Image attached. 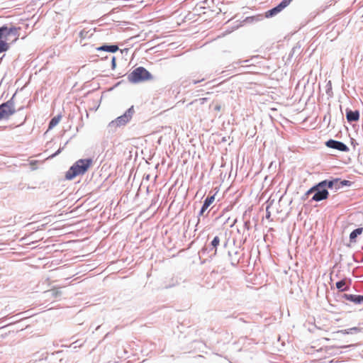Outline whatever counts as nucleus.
<instances>
[{"instance_id":"obj_14","label":"nucleus","mask_w":363,"mask_h":363,"mask_svg":"<svg viewBox=\"0 0 363 363\" xmlns=\"http://www.w3.org/2000/svg\"><path fill=\"white\" fill-rule=\"evenodd\" d=\"M227 254L231 265L233 267L238 266L242 257V255H241L239 251H235L234 252H232L229 250H227Z\"/></svg>"},{"instance_id":"obj_8","label":"nucleus","mask_w":363,"mask_h":363,"mask_svg":"<svg viewBox=\"0 0 363 363\" xmlns=\"http://www.w3.org/2000/svg\"><path fill=\"white\" fill-rule=\"evenodd\" d=\"M15 113L13 103L7 101L0 105V120L8 118Z\"/></svg>"},{"instance_id":"obj_39","label":"nucleus","mask_w":363,"mask_h":363,"mask_svg":"<svg viewBox=\"0 0 363 363\" xmlns=\"http://www.w3.org/2000/svg\"><path fill=\"white\" fill-rule=\"evenodd\" d=\"M230 167L233 166V160H230Z\"/></svg>"},{"instance_id":"obj_18","label":"nucleus","mask_w":363,"mask_h":363,"mask_svg":"<svg viewBox=\"0 0 363 363\" xmlns=\"http://www.w3.org/2000/svg\"><path fill=\"white\" fill-rule=\"evenodd\" d=\"M118 45H102L101 47L96 48V50L98 51H106L109 52H116L118 50Z\"/></svg>"},{"instance_id":"obj_22","label":"nucleus","mask_w":363,"mask_h":363,"mask_svg":"<svg viewBox=\"0 0 363 363\" xmlns=\"http://www.w3.org/2000/svg\"><path fill=\"white\" fill-rule=\"evenodd\" d=\"M60 118L61 117L60 116H55L53 118H52L49 123V128H52L53 127L57 125L59 123Z\"/></svg>"},{"instance_id":"obj_12","label":"nucleus","mask_w":363,"mask_h":363,"mask_svg":"<svg viewBox=\"0 0 363 363\" xmlns=\"http://www.w3.org/2000/svg\"><path fill=\"white\" fill-rule=\"evenodd\" d=\"M352 284V279L350 278H344L337 281L335 283L336 288L340 292H345L350 290Z\"/></svg>"},{"instance_id":"obj_27","label":"nucleus","mask_w":363,"mask_h":363,"mask_svg":"<svg viewBox=\"0 0 363 363\" xmlns=\"http://www.w3.org/2000/svg\"><path fill=\"white\" fill-rule=\"evenodd\" d=\"M311 194H313L312 186L303 195L302 200H306Z\"/></svg>"},{"instance_id":"obj_26","label":"nucleus","mask_w":363,"mask_h":363,"mask_svg":"<svg viewBox=\"0 0 363 363\" xmlns=\"http://www.w3.org/2000/svg\"><path fill=\"white\" fill-rule=\"evenodd\" d=\"M52 296L54 298H58L62 296V291L58 289H55L51 291Z\"/></svg>"},{"instance_id":"obj_1","label":"nucleus","mask_w":363,"mask_h":363,"mask_svg":"<svg viewBox=\"0 0 363 363\" xmlns=\"http://www.w3.org/2000/svg\"><path fill=\"white\" fill-rule=\"evenodd\" d=\"M228 245V240L224 239L221 241L218 235L213 237L212 240L208 245H205L199 252L200 257H206L213 259L216 256L219 255L222 250H225Z\"/></svg>"},{"instance_id":"obj_9","label":"nucleus","mask_w":363,"mask_h":363,"mask_svg":"<svg viewBox=\"0 0 363 363\" xmlns=\"http://www.w3.org/2000/svg\"><path fill=\"white\" fill-rule=\"evenodd\" d=\"M292 1L293 0H283L278 6L267 11L265 13V17L270 18L277 15V13L281 12L284 9L288 6Z\"/></svg>"},{"instance_id":"obj_34","label":"nucleus","mask_w":363,"mask_h":363,"mask_svg":"<svg viewBox=\"0 0 363 363\" xmlns=\"http://www.w3.org/2000/svg\"><path fill=\"white\" fill-rule=\"evenodd\" d=\"M361 303H363V295H360Z\"/></svg>"},{"instance_id":"obj_43","label":"nucleus","mask_w":363,"mask_h":363,"mask_svg":"<svg viewBox=\"0 0 363 363\" xmlns=\"http://www.w3.org/2000/svg\"><path fill=\"white\" fill-rule=\"evenodd\" d=\"M362 250H363V247H362Z\"/></svg>"},{"instance_id":"obj_17","label":"nucleus","mask_w":363,"mask_h":363,"mask_svg":"<svg viewBox=\"0 0 363 363\" xmlns=\"http://www.w3.org/2000/svg\"><path fill=\"white\" fill-rule=\"evenodd\" d=\"M346 118L349 122L357 121L359 118V113L358 111H347Z\"/></svg>"},{"instance_id":"obj_29","label":"nucleus","mask_w":363,"mask_h":363,"mask_svg":"<svg viewBox=\"0 0 363 363\" xmlns=\"http://www.w3.org/2000/svg\"><path fill=\"white\" fill-rule=\"evenodd\" d=\"M72 346H73V348H74V349H76L77 347L82 346V344H79H79H78V341H75V342H74L70 345V347H72Z\"/></svg>"},{"instance_id":"obj_16","label":"nucleus","mask_w":363,"mask_h":363,"mask_svg":"<svg viewBox=\"0 0 363 363\" xmlns=\"http://www.w3.org/2000/svg\"><path fill=\"white\" fill-rule=\"evenodd\" d=\"M363 232V227H358L353 230L350 234V242L351 243L357 242V238Z\"/></svg>"},{"instance_id":"obj_37","label":"nucleus","mask_w":363,"mask_h":363,"mask_svg":"<svg viewBox=\"0 0 363 363\" xmlns=\"http://www.w3.org/2000/svg\"><path fill=\"white\" fill-rule=\"evenodd\" d=\"M56 154H57V153L52 155H51V157H55V156L56 155ZM47 159H49V157H48Z\"/></svg>"},{"instance_id":"obj_13","label":"nucleus","mask_w":363,"mask_h":363,"mask_svg":"<svg viewBox=\"0 0 363 363\" xmlns=\"http://www.w3.org/2000/svg\"><path fill=\"white\" fill-rule=\"evenodd\" d=\"M326 145L330 148L336 149L342 152H347L349 150L347 146L345 145L343 143L334 140H329L328 141H327Z\"/></svg>"},{"instance_id":"obj_28","label":"nucleus","mask_w":363,"mask_h":363,"mask_svg":"<svg viewBox=\"0 0 363 363\" xmlns=\"http://www.w3.org/2000/svg\"><path fill=\"white\" fill-rule=\"evenodd\" d=\"M354 347V345H342V346H332L331 348H344V349H347V348H349V347Z\"/></svg>"},{"instance_id":"obj_24","label":"nucleus","mask_w":363,"mask_h":363,"mask_svg":"<svg viewBox=\"0 0 363 363\" xmlns=\"http://www.w3.org/2000/svg\"><path fill=\"white\" fill-rule=\"evenodd\" d=\"M284 160H272L269 165V168L271 169L273 166V164L275 165V167H277V165L278 164L279 166V168H281V164H282V162H284Z\"/></svg>"},{"instance_id":"obj_25","label":"nucleus","mask_w":363,"mask_h":363,"mask_svg":"<svg viewBox=\"0 0 363 363\" xmlns=\"http://www.w3.org/2000/svg\"><path fill=\"white\" fill-rule=\"evenodd\" d=\"M29 161H30V162H29L28 165L30 167V170H32V171L35 170L38 168L37 162L39 160H29Z\"/></svg>"},{"instance_id":"obj_21","label":"nucleus","mask_w":363,"mask_h":363,"mask_svg":"<svg viewBox=\"0 0 363 363\" xmlns=\"http://www.w3.org/2000/svg\"><path fill=\"white\" fill-rule=\"evenodd\" d=\"M352 184H353V182L350 180L342 179L341 178L338 177L337 184H338L339 189H341L344 187H350L352 185Z\"/></svg>"},{"instance_id":"obj_42","label":"nucleus","mask_w":363,"mask_h":363,"mask_svg":"<svg viewBox=\"0 0 363 363\" xmlns=\"http://www.w3.org/2000/svg\"><path fill=\"white\" fill-rule=\"evenodd\" d=\"M149 191V187H147V192Z\"/></svg>"},{"instance_id":"obj_10","label":"nucleus","mask_w":363,"mask_h":363,"mask_svg":"<svg viewBox=\"0 0 363 363\" xmlns=\"http://www.w3.org/2000/svg\"><path fill=\"white\" fill-rule=\"evenodd\" d=\"M292 1L293 0H283L278 6L267 11L265 13V17L270 18L277 15V13L281 12L284 9L288 6Z\"/></svg>"},{"instance_id":"obj_35","label":"nucleus","mask_w":363,"mask_h":363,"mask_svg":"<svg viewBox=\"0 0 363 363\" xmlns=\"http://www.w3.org/2000/svg\"><path fill=\"white\" fill-rule=\"evenodd\" d=\"M269 216H270V213H269V212H267L266 217H267V218H269Z\"/></svg>"},{"instance_id":"obj_5","label":"nucleus","mask_w":363,"mask_h":363,"mask_svg":"<svg viewBox=\"0 0 363 363\" xmlns=\"http://www.w3.org/2000/svg\"><path fill=\"white\" fill-rule=\"evenodd\" d=\"M313 195L311 199V202H320L328 199L329 191L325 188L324 184L320 181L312 186Z\"/></svg>"},{"instance_id":"obj_41","label":"nucleus","mask_w":363,"mask_h":363,"mask_svg":"<svg viewBox=\"0 0 363 363\" xmlns=\"http://www.w3.org/2000/svg\"><path fill=\"white\" fill-rule=\"evenodd\" d=\"M186 161L187 160H184V164H185L186 163Z\"/></svg>"},{"instance_id":"obj_38","label":"nucleus","mask_w":363,"mask_h":363,"mask_svg":"<svg viewBox=\"0 0 363 363\" xmlns=\"http://www.w3.org/2000/svg\"><path fill=\"white\" fill-rule=\"evenodd\" d=\"M145 162H146V163H147V164H150V162H149V160H145Z\"/></svg>"},{"instance_id":"obj_11","label":"nucleus","mask_w":363,"mask_h":363,"mask_svg":"<svg viewBox=\"0 0 363 363\" xmlns=\"http://www.w3.org/2000/svg\"><path fill=\"white\" fill-rule=\"evenodd\" d=\"M321 182L328 191L330 189L336 192L339 190L337 184L338 177H330L328 179L322 180Z\"/></svg>"},{"instance_id":"obj_30","label":"nucleus","mask_w":363,"mask_h":363,"mask_svg":"<svg viewBox=\"0 0 363 363\" xmlns=\"http://www.w3.org/2000/svg\"><path fill=\"white\" fill-rule=\"evenodd\" d=\"M244 225H245V228H246L247 230L250 229V224L249 221L245 222Z\"/></svg>"},{"instance_id":"obj_20","label":"nucleus","mask_w":363,"mask_h":363,"mask_svg":"<svg viewBox=\"0 0 363 363\" xmlns=\"http://www.w3.org/2000/svg\"><path fill=\"white\" fill-rule=\"evenodd\" d=\"M340 332L345 335L354 334V333L363 332V328H359V327H353L351 328L342 330Z\"/></svg>"},{"instance_id":"obj_2","label":"nucleus","mask_w":363,"mask_h":363,"mask_svg":"<svg viewBox=\"0 0 363 363\" xmlns=\"http://www.w3.org/2000/svg\"><path fill=\"white\" fill-rule=\"evenodd\" d=\"M20 28L13 26L0 27V52L7 51L10 44L16 42L19 38Z\"/></svg>"},{"instance_id":"obj_6","label":"nucleus","mask_w":363,"mask_h":363,"mask_svg":"<svg viewBox=\"0 0 363 363\" xmlns=\"http://www.w3.org/2000/svg\"><path fill=\"white\" fill-rule=\"evenodd\" d=\"M133 112V108H129L123 115L111 121L108 124V126L115 129L118 127L125 125L130 120Z\"/></svg>"},{"instance_id":"obj_4","label":"nucleus","mask_w":363,"mask_h":363,"mask_svg":"<svg viewBox=\"0 0 363 363\" xmlns=\"http://www.w3.org/2000/svg\"><path fill=\"white\" fill-rule=\"evenodd\" d=\"M152 74L143 67H137L128 76V81L132 83L147 81L152 79Z\"/></svg>"},{"instance_id":"obj_3","label":"nucleus","mask_w":363,"mask_h":363,"mask_svg":"<svg viewBox=\"0 0 363 363\" xmlns=\"http://www.w3.org/2000/svg\"><path fill=\"white\" fill-rule=\"evenodd\" d=\"M94 160H76V162L65 172V180L72 181L77 177L86 173L91 167Z\"/></svg>"},{"instance_id":"obj_32","label":"nucleus","mask_w":363,"mask_h":363,"mask_svg":"<svg viewBox=\"0 0 363 363\" xmlns=\"http://www.w3.org/2000/svg\"><path fill=\"white\" fill-rule=\"evenodd\" d=\"M220 109H221V106H220V105H216V106H215V110H216V111H220Z\"/></svg>"},{"instance_id":"obj_36","label":"nucleus","mask_w":363,"mask_h":363,"mask_svg":"<svg viewBox=\"0 0 363 363\" xmlns=\"http://www.w3.org/2000/svg\"><path fill=\"white\" fill-rule=\"evenodd\" d=\"M112 64L114 65H115V57L113 58L112 60Z\"/></svg>"},{"instance_id":"obj_15","label":"nucleus","mask_w":363,"mask_h":363,"mask_svg":"<svg viewBox=\"0 0 363 363\" xmlns=\"http://www.w3.org/2000/svg\"><path fill=\"white\" fill-rule=\"evenodd\" d=\"M340 298L345 299L350 302L353 303L355 305H361V298L360 295L359 294H342L340 295Z\"/></svg>"},{"instance_id":"obj_23","label":"nucleus","mask_w":363,"mask_h":363,"mask_svg":"<svg viewBox=\"0 0 363 363\" xmlns=\"http://www.w3.org/2000/svg\"><path fill=\"white\" fill-rule=\"evenodd\" d=\"M216 164L218 165L220 167H224L226 165V162L223 160H216V162L211 164V170Z\"/></svg>"},{"instance_id":"obj_33","label":"nucleus","mask_w":363,"mask_h":363,"mask_svg":"<svg viewBox=\"0 0 363 363\" xmlns=\"http://www.w3.org/2000/svg\"><path fill=\"white\" fill-rule=\"evenodd\" d=\"M202 81H203V79H201V80L194 81V82H193V83H194V84H197V83H199V82H202Z\"/></svg>"},{"instance_id":"obj_40","label":"nucleus","mask_w":363,"mask_h":363,"mask_svg":"<svg viewBox=\"0 0 363 363\" xmlns=\"http://www.w3.org/2000/svg\"><path fill=\"white\" fill-rule=\"evenodd\" d=\"M239 161H240L239 160H236L237 165H238Z\"/></svg>"},{"instance_id":"obj_31","label":"nucleus","mask_w":363,"mask_h":363,"mask_svg":"<svg viewBox=\"0 0 363 363\" xmlns=\"http://www.w3.org/2000/svg\"><path fill=\"white\" fill-rule=\"evenodd\" d=\"M150 174L144 175V177H143V180H145H145L148 181V180L150 179Z\"/></svg>"},{"instance_id":"obj_19","label":"nucleus","mask_w":363,"mask_h":363,"mask_svg":"<svg viewBox=\"0 0 363 363\" xmlns=\"http://www.w3.org/2000/svg\"><path fill=\"white\" fill-rule=\"evenodd\" d=\"M161 164L160 169L164 167V171H167L172 166V160H162L161 163L159 162L155 164V168L157 169L158 167Z\"/></svg>"},{"instance_id":"obj_7","label":"nucleus","mask_w":363,"mask_h":363,"mask_svg":"<svg viewBox=\"0 0 363 363\" xmlns=\"http://www.w3.org/2000/svg\"><path fill=\"white\" fill-rule=\"evenodd\" d=\"M214 192H213V191H211L209 192V194L208 196L205 199V200L203 201V205L198 213V216H197V218H198V221H197V224L199 223L200 221V217L202 216L203 215V213H205V211L208 208V207L213 203V202L215 201V197H216V194L218 193V191L217 190V188H216L214 189Z\"/></svg>"}]
</instances>
